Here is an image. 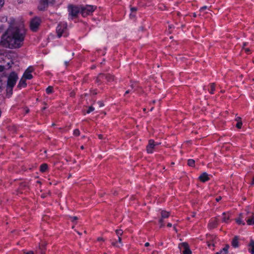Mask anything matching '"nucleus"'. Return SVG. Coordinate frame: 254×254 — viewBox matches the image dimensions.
I'll return each instance as SVG.
<instances>
[{"label":"nucleus","instance_id":"nucleus-37","mask_svg":"<svg viewBox=\"0 0 254 254\" xmlns=\"http://www.w3.org/2000/svg\"><path fill=\"white\" fill-rule=\"evenodd\" d=\"M24 253L25 254H34V252L32 251H29L27 252H25Z\"/></svg>","mask_w":254,"mask_h":254},{"label":"nucleus","instance_id":"nucleus-18","mask_svg":"<svg viewBox=\"0 0 254 254\" xmlns=\"http://www.w3.org/2000/svg\"><path fill=\"white\" fill-rule=\"evenodd\" d=\"M118 242L120 243V245H118L117 242H113L112 243V245L116 247H120L121 246H122V238L121 237H118Z\"/></svg>","mask_w":254,"mask_h":254},{"label":"nucleus","instance_id":"nucleus-8","mask_svg":"<svg viewBox=\"0 0 254 254\" xmlns=\"http://www.w3.org/2000/svg\"><path fill=\"white\" fill-rule=\"evenodd\" d=\"M53 0H40L38 8L39 10L44 11L48 6L50 3L53 2Z\"/></svg>","mask_w":254,"mask_h":254},{"label":"nucleus","instance_id":"nucleus-46","mask_svg":"<svg viewBox=\"0 0 254 254\" xmlns=\"http://www.w3.org/2000/svg\"><path fill=\"white\" fill-rule=\"evenodd\" d=\"M98 241H103V239L102 238H101V237L98 238Z\"/></svg>","mask_w":254,"mask_h":254},{"label":"nucleus","instance_id":"nucleus-7","mask_svg":"<svg viewBox=\"0 0 254 254\" xmlns=\"http://www.w3.org/2000/svg\"><path fill=\"white\" fill-rule=\"evenodd\" d=\"M159 144V143L155 142L153 139L149 140L148 145L146 147L147 152L148 153H152L156 146H158Z\"/></svg>","mask_w":254,"mask_h":254},{"label":"nucleus","instance_id":"nucleus-6","mask_svg":"<svg viewBox=\"0 0 254 254\" xmlns=\"http://www.w3.org/2000/svg\"><path fill=\"white\" fill-rule=\"evenodd\" d=\"M41 20L39 17H35L33 18L30 22V29L33 31H36L40 25Z\"/></svg>","mask_w":254,"mask_h":254},{"label":"nucleus","instance_id":"nucleus-44","mask_svg":"<svg viewBox=\"0 0 254 254\" xmlns=\"http://www.w3.org/2000/svg\"><path fill=\"white\" fill-rule=\"evenodd\" d=\"M98 103L100 107H102L104 105L101 102H99Z\"/></svg>","mask_w":254,"mask_h":254},{"label":"nucleus","instance_id":"nucleus-14","mask_svg":"<svg viewBox=\"0 0 254 254\" xmlns=\"http://www.w3.org/2000/svg\"><path fill=\"white\" fill-rule=\"evenodd\" d=\"M46 245L44 244H41L39 245L38 249L36 251L37 254H44Z\"/></svg>","mask_w":254,"mask_h":254},{"label":"nucleus","instance_id":"nucleus-42","mask_svg":"<svg viewBox=\"0 0 254 254\" xmlns=\"http://www.w3.org/2000/svg\"><path fill=\"white\" fill-rule=\"evenodd\" d=\"M167 226L169 227H171L172 226V224L170 223H168L167 224Z\"/></svg>","mask_w":254,"mask_h":254},{"label":"nucleus","instance_id":"nucleus-2","mask_svg":"<svg viewBox=\"0 0 254 254\" xmlns=\"http://www.w3.org/2000/svg\"><path fill=\"white\" fill-rule=\"evenodd\" d=\"M80 5H75L73 4H69L67 6V11L68 12V18L73 19L77 17L79 12H80Z\"/></svg>","mask_w":254,"mask_h":254},{"label":"nucleus","instance_id":"nucleus-39","mask_svg":"<svg viewBox=\"0 0 254 254\" xmlns=\"http://www.w3.org/2000/svg\"><path fill=\"white\" fill-rule=\"evenodd\" d=\"M206 8H207V6H203L202 7H201L200 10L202 11V10H204V9H205Z\"/></svg>","mask_w":254,"mask_h":254},{"label":"nucleus","instance_id":"nucleus-47","mask_svg":"<svg viewBox=\"0 0 254 254\" xmlns=\"http://www.w3.org/2000/svg\"><path fill=\"white\" fill-rule=\"evenodd\" d=\"M130 92V90H127V91H126V92H125V94H128Z\"/></svg>","mask_w":254,"mask_h":254},{"label":"nucleus","instance_id":"nucleus-5","mask_svg":"<svg viewBox=\"0 0 254 254\" xmlns=\"http://www.w3.org/2000/svg\"><path fill=\"white\" fill-rule=\"evenodd\" d=\"M80 13L82 16L85 17L91 14L96 9V6L91 5L83 6L80 5Z\"/></svg>","mask_w":254,"mask_h":254},{"label":"nucleus","instance_id":"nucleus-30","mask_svg":"<svg viewBox=\"0 0 254 254\" xmlns=\"http://www.w3.org/2000/svg\"><path fill=\"white\" fill-rule=\"evenodd\" d=\"M237 123L236 124V127L238 128H241L242 126V122L241 121H239L238 120H237Z\"/></svg>","mask_w":254,"mask_h":254},{"label":"nucleus","instance_id":"nucleus-12","mask_svg":"<svg viewBox=\"0 0 254 254\" xmlns=\"http://www.w3.org/2000/svg\"><path fill=\"white\" fill-rule=\"evenodd\" d=\"M182 246H183L184 249V250L183 252V254H191V252L189 249L188 244L187 243H182Z\"/></svg>","mask_w":254,"mask_h":254},{"label":"nucleus","instance_id":"nucleus-54","mask_svg":"<svg viewBox=\"0 0 254 254\" xmlns=\"http://www.w3.org/2000/svg\"><path fill=\"white\" fill-rule=\"evenodd\" d=\"M8 68H9L10 67H11V65H10L9 63H8Z\"/></svg>","mask_w":254,"mask_h":254},{"label":"nucleus","instance_id":"nucleus-15","mask_svg":"<svg viewBox=\"0 0 254 254\" xmlns=\"http://www.w3.org/2000/svg\"><path fill=\"white\" fill-rule=\"evenodd\" d=\"M23 77L26 79H31L33 78V76L30 73V71L25 70L23 75Z\"/></svg>","mask_w":254,"mask_h":254},{"label":"nucleus","instance_id":"nucleus-26","mask_svg":"<svg viewBox=\"0 0 254 254\" xmlns=\"http://www.w3.org/2000/svg\"><path fill=\"white\" fill-rule=\"evenodd\" d=\"M210 91H209L210 93L213 94L214 93V91L215 90V84L214 83H211L210 85Z\"/></svg>","mask_w":254,"mask_h":254},{"label":"nucleus","instance_id":"nucleus-3","mask_svg":"<svg viewBox=\"0 0 254 254\" xmlns=\"http://www.w3.org/2000/svg\"><path fill=\"white\" fill-rule=\"evenodd\" d=\"M67 26L66 22H61L59 23L56 28V32L59 38L62 36L66 37L68 35Z\"/></svg>","mask_w":254,"mask_h":254},{"label":"nucleus","instance_id":"nucleus-57","mask_svg":"<svg viewBox=\"0 0 254 254\" xmlns=\"http://www.w3.org/2000/svg\"><path fill=\"white\" fill-rule=\"evenodd\" d=\"M45 109H46V107H44V108H43V110H45Z\"/></svg>","mask_w":254,"mask_h":254},{"label":"nucleus","instance_id":"nucleus-49","mask_svg":"<svg viewBox=\"0 0 254 254\" xmlns=\"http://www.w3.org/2000/svg\"><path fill=\"white\" fill-rule=\"evenodd\" d=\"M222 253V251H220L219 252H217L215 254H221Z\"/></svg>","mask_w":254,"mask_h":254},{"label":"nucleus","instance_id":"nucleus-9","mask_svg":"<svg viewBox=\"0 0 254 254\" xmlns=\"http://www.w3.org/2000/svg\"><path fill=\"white\" fill-rule=\"evenodd\" d=\"M170 213L169 212L166 211L165 210H162L161 212V218L160 219L159 222L160 224V227H162L164 226V223L163 219L165 218H167L169 217Z\"/></svg>","mask_w":254,"mask_h":254},{"label":"nucleus","instance_id":"nucleus-19","mask_svg":"<svg viewBox=\"0 0 254 254\" xmlns=\"http://www.w3.org/2000/svg\"><path fill=\"white\" fill-rule=\"evenodd\" d=\"M229 219V215L225 212L223 213L222 221L224 222L227 223Z\"/></svg>","mask_w":254,"mask_h":254},{"label":"nucleus","instance_id":"nucleus-34","mask_svg":"<svg viewBox=\"0 0 254 254\" xmlns=\"http://www.w3.org/2000/svg\"><path fill=\"white\" fill-rule=\"evenodd\" d=\"M94 110V108L92 106H90L89 107L88 110L87 111V113L89 114L91 113V112L93 111Z\"/></svg>","mask_w":254,"mask_h":254},{"label":"nucleus","instance_id":"nucleus-22","mask_svg":"<svg viewBox=\"0 0 254 254\" xmlns=\"http://www.w3.org/2000/svg\"><path fill=\"white\" fill-rule=\"evenodd\" d=\"M100 74L98 75L96 79V82L98 84H101L102 82L104 81V78H99Z\"/></svg>","mask_w":254,"mask_h":254},{"label":"nucleus","instance_id":"nucleus-23","mask_svg":"<svg viewBox=\"0 0 254 254\" xmlns=\"http://www.w3.org/2000/svg\"><path fill=\"white\" fill-rule=\"evenodd\" d=\"M247 223L249 225H254V216L248 219L247 220Z\"/></svg>","mask_w":254,"mask_h":254},{"label":"nucleus","instance_id":"nucleus-24","mask_svg":"<svg viewBox=\"0 0 254 254\" xmlns=\"http://www.w3.org/2000/svg\"><path fill=\"white\" fill-rule=\"evenodd\" d=\"M46 93L48 94H50L53 92V87L52 86H48L46 89Z\"/></svg>","mask_w":254,"mask_h":254},{"label":"nucleus","instance_id":"nucleus-56","mask_svg":"<svg viewBox=\"0 0 254 254\" xmlns=\"http://www.w3.org/2000/svg\"><path fill=\"white\" fill-rule=\"evenodd\" d=\"M210 239H213V236H210Z\"/></svg>","mask_w":254,"mask_h":254},{"label":"nucleus","instance_id":"nucleus-43","mask_svg":"<svg viewBox=\"0 0 254 254\" xmlns=\"http://www.w3.org/2000/svg\"><path fill=\"white\" fill-rule=\"evenodd\" d=\"M144 246L146 247H148L149 246V243L148 242H147L145 244Z\"/></svg>","mask_w":254,"mask_h":254},{"label":"nucleus","instance_id":"nucleus-50","mask_svg":"<svg viewBox=\"0 0 254 254\" xmlns=\"http://www.w3.org/2000/svg\"><path fill=\"white\" fill-rule=\"evenodd\" d=\"M251 185H254V177L253 178V180H252Z\"/></svg>","mask_w":254,"mask_h":254},{"label":"nucleus","instance_id":"nucleus-11","mask_svg":"<svg viewBox=\"0 0 254 254\" xmlns=\"http://www.w3.org/2000/svg\"><path fill=\"white\" fill-rule=\"evenodd\" d=\"M218 224V220L216 218L211 219L209 221L208 226L210 229L216 228Z\"/></svg>","mask_w":254,"mask_h":254},{"label":"nucleus","instance_id":"nucleus-45","mask_svg":"<svg viewBox=\"0 0 254 254\" xmlns=\"http://www.w3.org/2000/svg\"><path fill=\"white\" fill-rule=\"evenodd\" d=\"M245 50L246 53H248L250 51V49L249 48H246Z\"/></svg>","mask_w":254,"mask_h":254},{"label":"nucleus","instance_id":"nucleus-32","mask_svg":"<svg viewBox=\"0 0 254 254\" xmlns=\"http://www.w3.org/2000/svg\"><path fill=\"white\" fill-rule=\"evenodd\" d=\"M207 246L209 248H211V246L212 247H214V243L212 242H210L209 241H207Z\"/></svg>","mask_w":254,"mask_h":254},{"label":"nucleus","instance_id":"nucleus-10","mask_svg":"<svg viewBox=\"0 0 254 254\" xmlns=\"http://www.w3.org/2000/svg\"><path fill=\"white\" fill-rule=\"evenodd\" d=\"M99 78H104V80H106V81L108 82L113 81L115 79L114 76L109 73H100Z\"/></svg>","mask_w":254,"mask_h":254},{"label":"nucleus","instance_id":"nucleus-28","mask_svg":"<svg viewBox=\"0 0 254 254\" xmlns=\"http://www.w3.org/2000/svg\"><path fill=\"white\" fill-rule=\"evenodd\" d=\"M116 235L118 236V237H121V236L123 234V231L121 229L116 230Z\"/></svg>","mask_w":254,"mask_h":254},{"label":"nucleus","instance_id":"nucleus-25","mask_svg":"<svg viewBox=\"0 0 254 254\" xmlns=\"http://www.w3.org/2000/svg\"><path fill=\"white\" fill-rule=\"evenodd\" d=\"M195 161L193 159H189L188 160V165L190 167H193L194 166Z\"/></svg>","mask_w":254,"mask_h":254},{"label":"nucleus","instance_id":"nucleus-4","mask_svg":"<svg viewBox=\"0 0 254 254\" xmlns=\"http://www.w3.org/2000/svg\"><path fill=\"white\" fill-rule=\"evenodd\" d=\"M17 74L13 71L8 76L7 81V89H10L12 91L13 87L15 86L18 79Z\"/></svg>","mask_w":254,"mask_h":254},{"label":"nucleus","instance_id":"nucleus-58","mask_svg":"<svg viewBox=\"0 0 254 254\" xmlns=\"http://www.w3.org/2000/svg\"><path fill=\"white\" fill-rule=\"evenodd\" d=\"M70 177H71V175H69L68 178H69Z\"/></svg>","mask_w":254,"mask_h":254},{"label":"nucleus","instance_id":"nucleus-1","mask_svg":"<svg viewBox=\"0 0 254 254\" xmlns=\"http://www.w3.org/2000/svg\"><path fill=\"white\" fill-rule=\"evenodd\" d=\"M25 36L24 29L10 26L1 36L0 44L10 49L20 48L23 45Z\"/></svg>","mask_w":254,"mask_h":254},{"label":"nucleus","instance_id":"nucleus-29","mask_svg":"<svg viewBox=\"0 0 254 254\" xmlns=\"http://www.w3.org/2000/svg\"><path fill=\"white\" fill-rule=\"evenodd\" d=\"M73 134L74 135L77 136H79L80 134V131L78 129H75L73 131Z\"/></svg>","mask_w":254,"mask_h":254},{"label":"nucleus","instance_id":"nucleus-36","mask_svg":"<svg viewBox=\"0 0 254 254\" xmlns=\"http://www.w3.org/2000/svg\"><path fill=\"white\" fill-rule=\"evenodd\" d=\"M26 70H28L29 71H30V73L33 71V68L32 67H29Z\"/></svg>","mask_w":254,"mask_h":254},{"label":"nucleus","instance_id":"nucleus-41","mask_svg":"<svg viewBox=\"0 0 254 254\" xmlns=\"http://www.w3.org/2000/svg\"><path fill=\"white\" fill-rule=\"evenodd\" d=\"M130 17L131 18H133V17H135V14H133V13H132V12H131V13L130 14Z\"/></svg>","mask_w":254,"mask_h":254},{"label":"nucleus","instance_id":"nucleus-52","mask_svg":"<svg viewBox=\"0 0 254 254\" xmlns=\"http://www.w3.org/2000/svg\"><path fill=\"white\" fill-rule=\"evenodd\" d=\"M173 228H174V230H175L176 232H177V229H176V226H174V227H173Z\"/></svg>","mask_w":254,"mask_h":254},{"label":"nucleus","instance_id":"nucleus-35","mask_svg":"<svg viewBox=\"0 0 254 254\" xmlns=\"http://www.w3.org/2000/svg\"><path fill=\"white\" fill-rule=\"evenodd\" d=\"M130 10H131V12L132 13L135 12L136 11V10H137V8L134 7H131L130 8Z\"/></svg>","mask_w":254,"mask_h":254},{"label":"nucleus","instance_id":"nucleus-48","mask_svg":"<svg viewBox=\"0 0 254 254\" xmlns=\"http://www.w3.org/2000/svg\"><path fill=\"white\" fill-rule=\"evenodd\" d=\"M98 137L100 139H102L103 138V135L102 134H99Z\"/></svg>","mask_w":254,"mask_h":254},{"label":"nucleus","instance_id":"nucleus-27","mask_svg":"<svg viewBox=\"0 0 254 254\" xmlns=\"http://www.w3.org/2000/svg\"><path fill=\"white\" fill-rule=\"evenodd\" d=\"M236 221L237 224L239 225H244L245 224V222L242 220L241 218H238L236 219Z\"/></svg>","mask_w":254,"mask_h":254},{"label":"nucleus","instance_id":"nucleus-16","mask_svg":"<svg viewBox=\"0 0 254 254\" xmlns=\"http://www.w3.org/2000/svg\"><path fill=\"white\" fill-rule=\"evenodd\" d=\"M26 79L24 78L23 77L21 78L20 80L18 86L19 87H25L27 85V84L26 83Z\"/></svg>","mask_w":254,"mask_h":254},{"label":"nucleus","instance_id":"nucleus-51","mask_svg":"<svg viewBox=\"0 0 254 254\" xmlns=\"http://www.w3.org/2000/svg\"><path fill=\"white\" fill-rule=\"evenodd\" d=\"M193 16L194 17H196V13H193Z\"/></svg>","mask_w":254,"mask_h":254},{"label":"nucleus","instance_id":"nucleus-55","mask_svg":"<svg viewBox=\"0 0 254 254\" xmlns=\"http://www.w3.org/2000/svg\"><path fill=\"white\" fill-rule=\"evenodd\" d=\"M65 64H66V65H67V64H68V62H65Z\"/></svg>","mask_w":254,"mask_h":254},{"label":"nucleus","instance_id":"nucleus-13","mask_svg":"<svg viewBox=\"0 0 254 254\" xmlns=\"http://www.w3.org/2000/svg\"><path fill=\"white\" fill-rule=\"evenodd\" d=\"M199 179L200 181L202 182H205L208 180H209L210 178L208 176V175L204 172L199 177Z\"/></svg>","mask_w":254,"mask_h":254},{"label":"nucleus","instance_id":"nucleus-53","mask_svg":"<svg viewBox=\"0 0 254 254\" xmlns=\"http://www.w3.org/2000/svg\"><path fill=\"white\" fill-rule=\"evenodd\" d=\"M80 148H81V149H84V146H82H82H81Z\"/></svg>","mask_w":254,"mask_h":254},{"label":"nucleus","instance_id":"nucleus-31","mask_svg":"<svg viewBox=\"0 0 254 254\" xmlns=\"http://www.w3.org/2000/svg\"><path fill=\"white\" fill-rule=\"evenodd\" d=\"M229 248V246H226L223 249H222L221 251H222V253L224 252L225 254L228 253V250Z\"/></svg>","mask_w":254,"mask_h":254},{"label":"nucleus","instance_id":"nucleus-17","mask_svg":"<svg viewBox=\"0 0 254 254\" xmlns=\"http://www.w3.org/2000/svg\"><path fill=\"white\" fill-rule=\"evenodd\" d=\"M232 246L234 248H237L239 246L238 237L236 236L232 241Z\"/></svg>","mask_w":254,"mask_h":254},{"label":"nucleus","instance_id":"nucleus-33","mask_svg":"<svg viewBox=\"0 0 254 254\" xmlns=\"http://www.w3.org/2000/svg\"><path fill=\"white\" fill-rule=\"evenodd\" d=\"M69 219L72 222H73L74 221L77 220L78 218L76 216H70Z\"/></svg>","mask_w":254,"mask_h":254},{"label":"nucleus","instance_id":"nucleus-20","mask_svg":"<svg viewBox=\"0 0 254 254\" xmlns=\"http://www.w3.org/2000/svg\"><path fill=\"white\" fill-rule=\"evenodd\" d=\"M48 169V165L47 164H43L40 166V171L41 172H45Z\"/></svg>","mask_w":254,"mask_h":254},{"label":"nucleus","instance_id":"nucleus-38","mask_svg":"<svg viewBox=\"0 0 254 254\" xmlns=\"http://www.w3.org/2000/svg\"><path fill=\"white\" fill-rule=\"evenodd\" d=\"M4 69V67L3 66L0 65V72H2V71H3Z\"/></svg>","mask_w":254,"mask_h":254},{"label":"nucleus","instance_id":"nucleus-21","mask_svg":"<svg viewBox=\"0 0 254 254\" xmlns=\"http://www.w3.org/2000/svg\"><path fill=\"white\" fill-rule=\"evenodd\" d=\"M250 246L252 247V249L250 251L251 254H254V241L251 240L250 243Z\"/></svg>","mask_w":254,"mask_h":254},{"label":"nucleus","instance_id":"nucleus-40","mask_svg":"<svg viewBox=\"0 0 254 254\" xmlns=\"http://www.w3.org/2000/svg\"><path fill=\"white\" fill-rule=\"evenodd\" d=\"M221 198H221V196H218V197H217V198H216V201H217V202H218V201H219L221 199Z\"/></svg>","mask_w":254,"mask_h":254}]
</instances>
